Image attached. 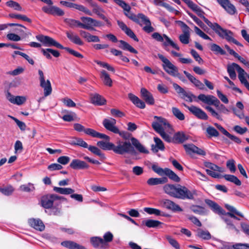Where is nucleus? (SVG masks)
I'll use <instances>...</instances> for the list:
<instances>
[{
	"label": "nucleus",
	"instance_id": "1a4fd4ad",
	"mask_svg": "<svg viewBox=\"0 0 249 249\" xmlns=\"http://www.w3.org/2000/svg\"><path fill=\"white\" fill-rule=\"evenodd\" d=\"M59 200H66V198L54 194L45 196L41 198L42 206L45 209H50L55 201Z\"/></svg>",
	"mask_w": 249,
	"mask_h": 249
},
{
	"label": "nucleus",
	"instance_id": "cd10ccee",
	"mask_svg": "<svg viewBox=\"0 0 249 249\" xmlns=\"http://www.w3.org/2000/svg\"><path fill=\"white\" fill-rule=\"evenodd\" d=\"M66 36L69 40L72 43L78 45H83L84 43L81 39L80 37L71 31H68L66 32Z\"/></svg>",
	"mask_w": 249,
	"mask_h": 249
},
{
	"label": "nucleus",
	"instance_id": "bb28decb",
	"mask_svg": "<svg viewBox=\"0 0 249 249\" xmlns=\"http://www.w3.org/2000/svg\"><path fill=\"white\" fill-rule=\"evenodd\" d=\"M90 242L92 246L99 249H107L105 243L103 242V239L99 237H93L90 239Z\"/></svg>",
	"mask_w": 249,
	"mask_h": 249
},
{
	"label": "nucleus",
	"instance_id": "ddd939ff",
	"mask_svg": "<svg viewBox=\"0 0 249 249\" xmlns=\"http://www.w3.org/2000/svg\"><path fill=\"white\" fill-rule=\"evenodd\" d=\"M116 120L112 118L105 119L103 121V124L105 128L114 133L119 132V129L116 126Z\"/></svg>",
	"mask_w": 249,
	"mask_h": 249
},
{
	"label": "nucleus",
	"instance_id": "b1692460",
	"mask_svg": "<svg viewBox=\"0 0 249 249\" xmlns=\"http://www.w3.org/2000/svg\"><path fill=\"white\" fill-rule=\"evenodd\" d=\"M141 94L145 102L149 105H154L155 103L154 99L152 94L145 88H142L141 89Z\"/></svg>",
	"mask_w": 249,
	"mask_h": 249
},
{
	"label": "nucleus",
	"instance_id": "774afa93",
	"mask_svg": "<svg viewBox=\"0 0 249 249\" xmlns=\"http://www.w3.org/2000/svg\"><path fill=\"white\" fill-rule=\"evenodd\" d=\"M206 132L210 137H218L219 132L212 126H208L206 129Z\"/></svg>",
	"mask_w": 249,
	"mask_h": 249
},
{
	"label": "nucleus",
	"instance_id": "e433bc0d",
	"mask_svg": "<svg viewBox=\"0 0 249 249\" xmlns=\"http://www.w3.org/2000/svg\"><path fill=\"white\" fill-rule=\"evenodd\" d=\"M69 143L71 145H78L84 148H88V144L82 139L79 138H74L71 140Z\"/></svg>",
	"mask_w": 249,
	"mask_h": 249
},
{
	"label": "nucleus",
	"instance_id": "7ed1b4c3",
	"mask_svg": "<svg viewBox=\"0 0 249 249\" xmlns=\"http://www.w3.org/2000/svg\"><path fill=\"white\" fill-rule=\"evenodd\" d=\"M124 15L130 19L140 25L142 26V22L145 24L142 28V30L147 33H150L154 31V28L151 25V22L149 18L142 13H139L136 15L130 12V11H125Z\"/></svg>",
	"mask_w": 249,
	"mask_h": 249
},
{
	"label": "nucleus",
	"instance_id": "e2e57ef3",
	"mask_svg": "<svg viewBox=\"0 0 249 249\" xmlns=\"http://www.w3.org/2000/svg\"><path fill=\"white\" fill-rule=\"evenodd\" d=\"M20 191L25 192H30L35 190L34 185L31 183H29L27 185H22L20 186Z\"/></svg>",
	"mask_w": 249,
	"mask_h": 249
},
{
	"label": "nucleus",
	"instance_id": "5701e85b",
	"mask_svg": "<svg viewBox=\"0 0 249 249\" xmlns=\"http://www.w3.org/2000/svg\"><path fill=\"white\" fill-rule=\"evenodd\" d=\"M70 166L74 170L88 169L89 167V165L85 161L78 159L73 160Z\"/></svg>",
	"mask_w": 249,
	"mask_h": 249
},
{
	"label": "nucleus",
	"instance_id": "58836bf2",
	"mask_svg": "<svg viewBox=\"0 0 249 249\" xmlns=\"http://www.w3.org/2000/svg\"><path fill=\"white\" fill-rule=\"evenodd\" d=\"M119 42L120 43L119 47L122 49L129 51L130 52L135 54L138 53V51L133 48L127 42L122 40H119Z\"/></svg>",
	"mask_w": 249,
	"mask_h": 249
},
{
	"label": "nucleus",
	"instance_id": "0eeeda50",
	"mask_svg": "<svg viewBox=\"0 0 249 249\" xmlns=\"http://www.w3.org/2000/svg\"><path fill=\"white\" fill-rule=\"evenodd\" d=\"M80 19L82 21L80 22V27L84 29L95 30L94 27L103 26V24L101 21L90 17H82L80 18Z\"/></svg>",
	"mask_w": 249,
	"mask_h": 249
},
{
	"label": "nucleus",
	"instance_id": "a19ab883",
	"mask_svg": "<svg viewBox=\"0 0 249 249\" xmlns=\"http://www.w3.org/2000/svg\"><path fill=\"white\" fill-rule=\"evenodd\" d=\"M97 145L104 150H112V147L113 146V143L107 140H106V142L99 141L97 142Z\"/></svg>",
	"mask_w": 249,
	"mask_h": 249
},
{
	"label": "nucleus",
	"instance_id": "aec40b11",
	"mask_svg": "<svg viewBox=\"0 0 249 249\" xmlns=\"http://www.w3.org/2000/svg\"><path fill=\"white\" fill-rule=\"evenodd\" d=\"M79 34L88 42H99L100 41L99 36L91 35L85 31L80 30Z\"/></svg>",
	"mask_w": 249,
	"mask_h": 249
},
{
	"label": "nucleus",
	"instance_id": "6ab92c4d",
	"mask_svg": "<svg viewBox=\"0 0 249 249\" xmlns=\"http://www.w3.org/2000/svg\"><path fill=\"white\" fill-rule=\"evenodd\" d=\"M217 1L229 14L233 15L235 13V6L229 0H217Z\"/></svg>",
	"mask_w": 249,
	"mask_h": 249
},
{
	"label": "nucleus",
	"instance_id": "4468645a",
	"mask_svg": "<svg viewBox=\"0 0 249 249\" xmlns=\"http://www.w3.org/2000/svg\"><path fill=\"white\" fill-rule=\"evenodd\" d=\"M160 205L164 208L174 212H182L179 206L169 199H162L160 201Z\"/></svg>",
	"mask_w": 249,
	"mask_h": 249
},
{
	"label": "nucleus",
	"instance_id": "603ef678",
	"mask_svg": "<svg viewBox=\"0 0 249 249\" xmlns=\"http://www.w3.org/2000/svg\"><path fill=\"white\" fill-rule=\"evenodd\" d=\"M225 207L229 211V212H227V213H231L232 214L238 215L241 217H244V215L243 214V213H241V212H239L238 211H237L236 210V209L235 207H234L233 206H231L229 204H225Z\"/></svg>",
	"mask_w": 249,
	"mask_h": 249
},
{
	"label": "nucleus",
	"instance_id": "49530a36",
	"mask_svg": "<svg viewBox=\"0 0 249 249\" xmlns=\"http://www.w3.org/2000/svg\"><path fill=\"white\" fill-rule=\"evenodd\" d=\"M190 37V31L183 32L179 36L180 41L184 44H187L189 43Z\"/></svg>",
	"mask_w": 249,
	"mask_h": 249
},
{
	"label": "nucleus",
	"instance_id": "8fccbe9b",
	"mask_svg": "<svg viewBox=\"0 0 249 249\" xmlns=\"http://www.w3.org/2000/svg\"><path fill=\"white\" fill-rule=\"evenodd\" d=\"M64 22L68 24L71 28H74L79 27H80V21L71 19V18H65L64 19Z\"/></svg>",
	"mask_w": 249,
	"mask_h": 249
},
{
	"label": "nucleus",
	"instance_id": "c756f323",
	"mask_svg": "<svg viewBox=\"0 0 249 249\" xmlns=\"http://www.w3.org/2000/svg\"><path fill=\"white\" fill-rule=\"evenodd\" d=\"M154 141L155 142V145L152 144L151 146V150L153 152L157 153L159 150L163 151L164 150V145L162 141L158 137H154Z\"/></svg>",
	"mask_w": 249,
	"mask_h": 249
},
{
	"label": "nucleus",
	"instance_id": "6e6552de",
	"mask_svg": "<svg viewBox=\"0 0 249 249\" xmlns=\"http://www.w3.org/2000/svg\"><path fill=\"white\" fill-rule=\"evenodd\" d=\"M205 202L211 208L212 210L215 213L219 215H228L236 220H240V219L237 217L235 214H232L231 213H226L225 211L215 202L208 199H205Z\"/></svg>",
	"mask_w": 249,
	"mask_h": 249
},
{
	"label": "nucleus",
	"instance_id": "a18cd8bd",
	"mask_svg": "<svg viewBox=\"0 0 249 249\" xmlns=\"http://www.w3.org/2000/svg\"><path fill=\"white\" fill-rule=\"evenodd\" d=\"M197 235L204 240H209L212 238L211 234L208 231H204L200 229L197 230Z\"/></svg>",
	"mask_w": 249,
	"mask_h": 249
},
{
	"label": "nucleus",
	"instance_id": "412c9836",
	"mask_svg": "<svg viewBox=\"0 0 249 249\" xmlns=\"http://www.w3.org/2000/svg\"><path fill=\"white\" fill-rule=\"evenodd\" d=\"M154 119H156V121L153 122L152 124L153 128L158 133H160L164 129L162 128V124H165L164 119L161 117L154 116Z\"/></svg>",
	"mask_w": 249,
	"mask_h": 249
},
{
	"label": "nucleus",
	"instance_id": "052dcab7",
	"mask_svg": "<svg viewBox=\"0 0 249 249\" xmlns=\"http://www.w3.org/2000/svg\"><path fill=\"white\" fill-rule=\"evenodd\" d=\"M144 211L149 214H154L155 215H161V211L155 208L146 207L144 208Z\"/></svg>",
	"mask_w": 249,
	"mask_h": 249
},
{
	"label": "nucleus",
	"instance_id": "9d476101",
	"mask_svg": "<svg viewBox=\"0 0 249 249\" xmlns=\"http://www.w3.org/2000/svg\"><path fill=\"white\" fill-rule=\"evenodd\" d=\"M38 74L39 76L40 86L44 89V95L45 97L48 96L52 92L51 82L49 80H45L43 72L41 70H38Z\"/></svg>",
	"mask_w": 249,
	"mask_h": 249
},
{
	"label": "nucleus",
	"instance_id": "72a5a7b5",
	"mask_svg": "<svg viewBox=\"0 0 249 249\" xmlns=\"http://www.w3.org/2000/svg\"><path fill=\"white\" fill-rule=\"evenodd\" d=\"M163 37L165 38L166 41L164 42L162 44L163 46L164 47L165 50L168 51L169 50L167 48L168 46L170 45L173 48L177 50L178 51L179 50V47L178 46L174 43L165 34H163Z\"/></svg>",
	"mask_w": 249,
	"mask_h": 249
},
{
	"label": "nucleus",
	"instance_id": "c85d7f7f",
	"mask_svg": "<svg viewBox=\"0 0 249 249\" xmlns=\"http://www.w3.org/2000/svg\"><path fill=\"white\" fill-rule=\"evenodd\" d=\"M128 97L130 100L138 107L144 108L145 107V104L143 101L140 100L137 96L132 93H128Z\"/></svg>",
	"mask_w": 249,
	"mask_h": 249
},
{
	"label": "nucleus",
	"instance_id": "dca6fc26",
	"mask_svg": "<svg viewBox=\"0 0 249 249\" xmlns=\"http://www.w3.org/2000/svg\"><path fill=\"white\" fill-rule=\"evenodd\" d=\"M42 10L44 13L53 16H63L65 14L63 10L55 6H51L50 7L43 6L42 8Z\"/></svg>",
	"mask_w": 249,
	"mask_h": 249
},
{
	"label": "nucleus",
	"instance_id": "ea45409f",
	"mask_svg": "<svg viewBox=\"0 0 249 249\" xmlns=\"http://www.w3.org/2000/svg\"><path fill=\"white\" fill-rule=\"evenodd\" d=\"M53 190L54 192L62 195H71L74 190L71 188H61L54 187Z\"/></svg>",
	"mask_w": 249,
	"mask_h": 249
},
{
	"label": "nucleus",
	"instance_id": "0e129e2a",
	"mask_svg": "<svg viewBox=\"0 0 249 249\" xmlns=\"http://www.w3.org/2000/svg\"><path fill=\"white\" fill-rule=\"evenodd\" d=\"M188 14L190 17L195 21L196 24L200 26L202 29H204V27H206V26L196 16L194 15L190 12H187Z\"/></svg>",
	"mask_w": 249,
	"mask_h": 249
},
{
	"label": "nucleus",
	"instance_id": "69168bd1",
	"mask_svg": "<svg viewBox=\"0 0 249 249\" xmlns=\"http://www.w3.org/2000/svg\"><path fill=\"white\" fill-rule=\"evenodd\" d=\"M194 30L196 32V33L203 38L204 39L206 40H211V38L207 36L206 34H205L204 32H203L199 28H198L197 26L194 27Z\"/></svg>",
	"mask_w": 249,
	"mask_h": 249
},
{
	"label": "nucleus",
	"instance_id": "3c124183",
	"mask_svg": "<svg viewBox=\"0 0 249 249\" xmlns=\"http://www.w3.org/2000/svg\"><path fill=\"white\" fill-rule=\"evenodd\" d=\"M103 238V242L105 243V246L107 249L109 247L108 243L113 240V235L110 231H108L104 235Z\"/></svg>",
	"mask_w": 249,
	"mask_h": 249
},
{
	"label": "nucleus",
	"instance_id": "79ce46f5",
	"mask_svg": "<svg viewBox=\"0 0 249 249\" xmlns=\"http://www.w3.org/2000/svg\"><path fill=\"white\" fill-rule=\"evenodd\" d=\"M188 139V136L182 132H178L175 134L173 141L176 142L182 143Z\"/></svg>",
	"mask_w": 249,
	"mask_h": 249
},
{
	"label": "nucleus",
	"instance_id": "4be33fe9",
	"mask_svg": "<svg viewBox=\"0 0 249 249\" xmlns=\"http://www.w3.org/2000/svg\"><path fill=\"white\" fill-rule=\"evenodd\" d=\"M86 134L91 136L93 138H98L102 139H104L108 141H110V137L103 133L97 132L95 130L91 128H86L85 132Z\"/></svg>",
	"mask_w": 249,
	"mask_h": 249
},
{
	"label": "nucleus",
	"instance_id": "6e6d98bb",
	"mask_svg": "<svg viewBox=\"0 0 249 249\" xmlns=\"http://www.w3.org/2000/svg\"><path fill=\"white\" fill-rule=\"evenodd\" d=\"M172 111L173 115L178 120L180 121L184 120L185 119V116L183 113L181 112V111L176 107H173L172 108Z\"/></svg>",
	"mask_w": 249,
	"mask_h": 249
},
{
	"label": "nucleus",
	"instance_id": "680f3d73",
	"mask_svg": "<svg viewBox=\"0 0 249 249\" xmlns=\"http://www.w3.org/2000/svg\"><path fill=\"white\" fill-rule=\"evenodd\" d=\"M191 211L194 213L198 214H203L205 213V210L203 207L198 205H193L190 208Z\"/></svg>",
	"mask_w": 249,
	"mask_h": 249
},
{
	"label": "nucleus",
	"instance_id": "a878e982",
	"mask_svg": "<svg viewBox=\"0 0 249 249\" xmlns=\"http://www.w3.org/2000/svg\"><path fill=\"white\" fill-rule=\"evenodd\" d=\"M90 97L91 103L95 105H103L106 102V99L97 93L90 94Z\"/></svg>",
	"mask_w": 249,
	"mask_h": 249
},
{
	"label": "nucleus",
	"instance_id": "09e8293b",
	"mask_svg": "<svg viewBox=\"0 0 249 249\" xmlns=\"http://www.w3.org/2000/svg\"><path fill=\"white\" fill-rule=\"evenodd\" d=\"M224 178L227 181L234 183L236 185L240 186L241 185V181L234 175H225L224 176Z\"/></svg>",
	"mask_w": 249,
	"mask_h": 249
},
{
	"label": "nucleus",
	"instance_id": "f8f14e48",
	"mask_svg": "<svg viewBox=\"0 0 249 249\" xmlns=\"http://www.w3.org/2000/svg\"><path fill=\"white\" fill-rule=\"evenodd\" d=\"M205 109L210 112L211 115L218 120H222L220 113L228 114L229 110L223 104L220 105L217 108V111H216L213 108L210 106L205 107Z\"/></svg>",
	"mask_w": 249,
	"mask_h": 249
},
{
	"label": "nucleus",
	"instance_id": "20e7f679",
	"mask_svg": "<svg viewBox=\"0 0 249 249\" xmlns=\"http://www.w3.org/2000/svg\"><path fill=\"white\" fill-rule=\"evenodd\" d=\"M212 29L220 37L225 38L228 41L232 42L238 46L243 47L242 44L232 36L233 33L231 31L223 29L216 23H214V25Z\"/></svg>",
	"mask_w": 249,
	"mask_h": 249
},
{
	"label": "nucleus",
	"instance_id": "338daca9",
	"mask_svg": "<svg viewBox=\"0 0 249 249\" xmlns=\"http://www.w3.org/2000/svg\"><path fill=\"white\" fill-rule=\"evenodd\" d=\"M6 4L8 6L13 8L15 10L20 11L22 9V8L20 5L16 1L9 0L7 1Z\"/></svg>",
	"mask_w": 249,
	"mask_h": 249
},
{
	"label": "nucleus",
	"instance_id": "13d9d810",
	"mask_svg": "<svg viewBox=\"0 0 249 249\" xmlns=\"http://www.w3.org/2000/svg\"><path fill=\"white\" fill-rule=\"evenodd\" d=\"M87 148H88L91 152L99 156L100 158L102 159L105 158V155L102 153L101 151L98 147L94 146L88 145V147Z\"/></svg>",
	"mask_w": 249,
	"mask_h": 249
},
{
	"label": "nucleus",
	"instance_id": "c03bdc74",
	"mask_svg": "<svg viewBox=\"0 0 249 249\" xmlns=\"http://www.w3.org/2000/svg\"><path fill=\"white\" fill-rule=\"evenodd\" d=\"M142 224L148 228H157L161 225L162 223L158 220L148 219L142 221Z\"/></svg>",
	"mask_w": 249,
	"mask_h": 249
},
{
	"label": "nucleus",
	"instance_id": "423d86ee",
	"mask_svg": "<svg viewBox=\"0 0 249 249\" xmlns=\"http://www.w3.org/2000/svg\"><path fill=\"white\" fill-rule=\"evenodd\" d=\"M112 150L116 154L123 155L132 152L134 148L129 142L118 141L116 144H113Z\"/></svg>",
	"mask_w": 249,
	"mask_h": 249
},
{
	"label": "nucleus",
	"instance_id": "a211bd4d",
	"mask_svg": "<svg viewBox=\"0 0 249 249\" xmlns=\"http://www.w3.org/2000/svg\"><path fill=\"white\" fill-rule=\"evenodd\" d=\"M186 152L188 154L192 153L197 154L199 155L204 156L206 155V152L202 149L198 148L192 143L186 144L183 145Z\"/></svg>",
	"mask_w": 249,
	"mask_h": 249
},
{
	"label": "nucleus",
	"instance_id": "39448f33",
	"mask_svg": "<svg viewBox=\"0 0 249 249\" xmlns=\"http://www.w3.org/2000/svg\"><path fill=\"white\" fill-rule=\"evenodd\" d=\"M158 56L162 62V66L163 70L169 75L174 77H178L179 73L178 68L173 65L166 57L159 53Z\"/></svg>",
	"mask_w": 249,
	"mask_h": 249
},
{
	"label": "nucleus",
	"instance_id": "f704fd0d",
	"mask_svg": "<svg viewBox=\"0 0 249 249\" xmlns=\"http://www.w3.org/2000/svg\"><path fill=\"white\" fill-rule=\"evenodd\" d=\"M100 77L105 85L109 87L112 86V81L106 71L102 70L101 71Z\"/></svg>",
	"mask_w": 249,
	"mask_h": 249
},
{
	"label": "nucleus",
	"instance_id": "f03ea898",
	"mask_svg": "<svg viewBox=\"0 0 249 249\" xmlns=\"http://www.w3.org/2000/svg\"><path fill=\"white\" fill-rule=\"evenodd\" d=\"M36 39L41 42L45 46L47 47H51L54 46L57 48L61 49H65L66 51H67L70 54L73 55V56L78 57L82 58H83V56L82 54L78 53L77 51H74L70 48L68 47H64L59 42H57L53 38L47 36H44L42 35H38L36 36Z\"/></svg>",
	"mask_w": 249,
	"mask_h": 249
},
{
	"label": "nucleus",
	"instance_id": "393cba45",
	"mask_svg": "<svg viewBox=\"0 0 249 249\" xmlns=\"http://www.w3.org/2000/svg\"><path fill=\"white\" fill-rule=\"evenodd\" d=\"M29 225L36 230L42 231L45 229L42 221L39 219L31 218L28 221Z\"/></svg>",
	"mask_w": 249,
	"mask_h": 249
},
{
	"label": "nucleus",
	"instance_id": "5fc2aeb1",
	"mask_svg": "<svg viewBox=\"0 0 249 249\" xmlns=\"http://www.w3.org/2000/svg\"><path fill=\"white\" fill-rule=\"evenodd\" d=\"M14 191V188L11 185H8L4 187H0V192L5 196H10Z\"/></svg>",
	"mask_w": 249,
	"mask_h": 249
},
{
	"label": "nucleus",
	"instance_id": "2f4dec72",
	"mask_svg": "<svg viewBox=\"0 0 249 249\" xmlns=\"http://www.w3.org/2000/svg\"><path fill=\"white\" fill-rule=\"evenodd\" d=\"M237 66H239V65L232 63L227 66V71L230 78L232 80H234L236 78L235 70L237 71L238 68Z\"/></svg>",
	"mask_w": 249,
	"mask_h": 249
},
{
	"label": "nucleus",
	"instance_id": "f3484780",
	"mask_svg": "<svg viewBox=\"0 0 249 249\" xmlns=\"http://www.w3.org/2000/svg\"><path fill=\"white\" fill-rule=\"evenodd\" d=\"M237 66L238 68V78L241 83L249 90V75H248L239 65Z\"/></svg>",
	"mask_w": 249,
	"mask_h": 249
},
{
	"label": "nucleus",
	"instance_id": "7c9ffc66",
	"mask_svg": "<svg viewBox=\"0 0 249 249\" xmlns=\"http://www.w3.org/2000/svg\"><path fill=\"white\" fill-rule=\"evenodd\" d=\"M168 181V179L166 177L161 178H149L147 181V183L150 186L157 185L159 184H163Z\"/></svg>",
	"mask_w": 249,
	"mask_h": 249
},
{
	"label": "nucleus",
	"instance_id": "de8ad7c7",
	"mask_svg": "<svg viewBox=\"0 0 249 249\" xmlns=\"http://www.w3.org/2000/svg\"><path fill=\"white\" fill-rule=\"evenodd\" d=\"M205 166L210 169L211 170L218 171L220 173H223L225 170L223 168L219 167L212 162H206L205 163Z\"/></svg>",
	"mask_w": 249,
	"mask_h": 249
},
{
	"label": "nucleus",
	"instance_id": "4d7b16f0",
	"mask_svg": "<svg viewBox=\"0 0 249 249\" xmlns=\"http://www.w3.org/2000/svg\"><path fill=\"white\" fill-rule=\"evenodd\" d=\"M210 49L212 51L214 52L216 54L219 53L224 55L226 53V52L224 50H223L219 46L214 43L211 44Z\"/></svg>",
	"mask_w": 249,
	"mask_h": 249
},
{
	"label": "nucleus",
	"instance_id": "473e14b6",
	"mask_svg": "<svg viewBox=\"0 0 249 249\" xmlns=\"http://www.w3.org/2000/svg\"><path fill=\"white\" fill-rule=\"evenodd\" d=\"M197 98L203 103L209 105H212L215 97L213 95H206L204 94H200L198 96Z\"/></svg>",
	"mask_w": 249,
	"mask_h": 249
},
{
	"label": "nucleus",
	"instance_id": "864d4df0",
	"mask_svg": "<svg viewBox=\"0 0 249 249\" xmlns=\"http://www.w3.org/2000/svg\"><path fill=\"white\" fill-rule=\"evenodd\" d=\"M196 14L198 16L201 18L210 28L212 29L214 25V23H212L204 16V12L201 10V8L196 13Z\"/></svg>",
	"mask_w": 249,
	"mask_h": 249
},
{
	"label": "nucleus",
	"instance_id": "f257e3e1",
	"mask_svg": "<svg viewBox=\"0 0 249 249\" xmlns=\"http://www.w3.org/2000/svg\"><path fill=\"white\" fill-rule=\"evenodd\" d=\"M164 192L174 197L181 199H194L196 191H191L184 186L180 184H166L163 186Z\"/></svg>",
	"mask_w": 249,
	"mask_h": 249
},
{
	"label": "nucleus",
	"instance_id": "4c0bfd02",
	"mask_svg": "<svg viewBox=\"0 0 249 249\" xmlns=\"http://www.w3.org/2000/svg\"><path fill=\"white\" fill-rule=\"evenodd\" d=\"M132 144L135 147V148L141 153H148V151L146 150L143 145L135 138L131 139Z\"/></svg>",
	"mask_w": 249,
	"mask_h": 249
},
{
	"label": "nucleus",
	"instance_id": "bf43d9fd",
	"mask_svg": "<svg viewBox=\"0 0 249 249\" xmlns=\"http://www.w3.org/2000/svg\"><path fill=\"white\" fill-rule=\"evenodd\" d=\"M9 17L11 18L21 19L22 20L25 21L29 23L31 22V19L24 15L10 14H9Z\"/></svg>",
	"mask_w": 249,
	"mask_h": 249
},
{
	"label": "nucleus",
	"instance_id": "37998d69",
	"mask_svg": "<svg viewBox=\"0 0 249 249\" xmlns=\"http://www.w3.org/2000/svg\"><path fill=\"white\" fill-rule=\"evenodd\" d=\"M164 171V175L167 176L171 180L176 182L180 181V178L179 177L171 170L166 168H165Z\"/></svg>",
	"mask_w": 249,
	"mask_h": 249
},
{
	"label": "nucleus",
	"instance_id": "2eb2a0df",
	"mask_svg": "<svg viewBox=\"0 0 249 249\" xmlns=\"http://www.w3.org/2000/svg\"><path fill=\"white\" fill-rule=\"evenodd\" d=\"M60 4L65 6L67 7L71 8L78 10L80 11L84 12L85 14L88 15H91V12L87 8L82 5H79L72 2L61 0L60 1Z\"/></svg>",
	"mask_w": 249,
	"mask_h": 249
},
{
	"label": "nucleus",
	"instance_id": "c9c22d12",
	"mask_svg": "<svg viewBox=\"0 0 249 249\" xmlns=\"http://www.w3.org/2000/svg\"><path fill=\"white\" fill-rule=\"evenodd\" d=\"M93 11L94 13L97 15L101 18L104 20L106 22V24L108 26H110L111 23L110 21L107 18V17L102 13L103 10L98 6H95L93 8Z\"/></svg>",
	"mask_w": 249,
	"mask_h": 249
},
{
	"label": "nucleus",
	"instance_id": "9b49d317",
	"mask_svg": "<svg viewBox=\"0 0 249 249\" xmlns=\"http://www.w3.org/2000/svg\"><path fill=\"white\" fill-rule=\"evenodd\" d=\"M182 105L197 118L204 120H207L208 119V116L207 114L201 108L194 106L189 107L185 103H183Z\"/></svg>",
	"mask_w": 249,
	"mask_h": 249
}]
</instances>
